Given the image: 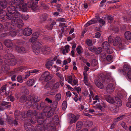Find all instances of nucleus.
Masks as SVG:
<instances>
[{
	"mask_svg": "<svg viewBox=\"0 0 131 131\" xmlns=\"http://www.w3.org/2000/svg\"><path fill=\"white\" fill-rule=\"evenodd\" d=\"M23 4L21 8V9L20 10H22L23 12H25L27 11V4L26 3H24V1L23 2L22 4Z\"/></svg>",
	"mask_w": 131,
	"mask_h": 131,
	"instance_id": "27",
	"label": "nucleus"
},
{
	"mask_svg": "<svg viewBox=\"0 0 131 131\" xmlns=\"http://www.w3.org/2000/svg\"><path fill=\"white\" fill-rule=\"evenodd\" d=\"M88 79H84L83 81L84 84L87 86H89L90 83L88 81Z\"/></svg>",
	"mask_w": 131,
	"mask_h": 131,
	"instance_id": "62",
	"label": "nucleus"
},
{
	"mask_svg": "<svg viewBox=\"0 0 131 131\" xmlns=\"http://www.w3.org/2000/svg\"><path fill=\"white\" fill-rule=\"evenodd\" d=\"M24 0H15V3L17 5L20 4H22Z\"/></svg>",
	"mask_w": 131,
	"mask_h": 131,
	"instance_id": "53",
	"label": "nucleus"
},
{
	"mask_svg": "<svg viewBox=\"0 0 131 131\" xmlns=\"http://www.w3.org/2000/svg\"><path fill=\"white\" fill-rule=\"evenodd\" d=\"M124 69L125 73L127 72V76L128 78L131 80V69L130 67L127 65H125L124 66Z\"/></svg>",
	"mask_w": 131,
	"mask_h": 131,
	"instance_id": "8",
	"label": "nucleus"
},
{
	"mask_svg": "<svg viewBox=\"0 0 131 131\" xmlns=\"http://www.w3.org/2000/svg\"><path fill=\"white\" fill-rule=\"evenodd\" d=\"M116 105L117 106H121L122 105V102L121 100L117 97V99H116L115 102Z\"/></svg>",
	"mask_w": 131,
	"mask_h": 131,
	"instance_id": "38",
	"label": "nucleus"
},
{
	"mask_svg": "<svg viewBox=\"0 0 131 131\" xmlns=\"http://www.w3.org/2000/svg\"><path fill=\"white\" fill-rule=\"evenodd\" d=\"M15 50L17 52L23 54L26 52V50L25 48L21 46H17L15 48Z\"/></svg>",
	"mask_w": 131,
	"mask_h": 131,
	"instance_id": "13",
	"label": "nucleus"
},
{
	"mask_svg": "<svg viewBox=\"0 0 131 131\" xmlns=\"http://www.w3.org/2000/svg\"><path fill=\"white\" fill-rule=\"evenodd\" d=\"M95 82L96 86L99 88L103 89L104 88V81L102 80H99L96 79L95 80Z\"/></svg>",
	"mask_w": 131,
	"mask_h": 131,
	"instance_id": "14",
	"label": "nucleus"
},
{
	"mask_svg": "<svg viewBox=\"0 0 131 131\" xmlns=\"http://www.w3.org/2000/svg\"><path fill=\"white\" fill-rule=\"evenodd\" d=\"M82 123L81 122L79 121L76 124V127L78 130H80L81 129L82 127Z\"/></svg>",
	"mask_w": 131,
	"mask_h": 131,
	"instance_id": "43",
	"label": "nucleus"
},
{
	"mask_svg": "<svg viewBox=\"0 0 131 131\" xmlns=\"http://www.w3.org/2000/svg\"><path fill=\"white\" fill-rule=\"evenodd\" d=\"M76 50L77 53L79 54L82 53L83 52V48L80 46H79L77 47Z\"/></svg>",
	"mask_w": 131,
	"mask_h": 131,
	"instance_id": "35",
	"label": "nucleus"
},
{
	"mask_svg": "<svg viewBox=\"0 0 131 131\" xmlns=\"http://www.w3.org/2000/svg\"><path fill=\"white\" fill-rule=\"evenodd\" d=\"M59 86V83L56 82L54 85H52V88H51V89L53 90H55L58 88Z\"/></svg>",
	"mask_w": 131,
	"mask_h": 131,
	"instance_id": "37",
	"label": "nucleus"
},
{
	"mask_svg": "<svg viewBox=\"0 0 131 131\" xmlns=\"http://www.w3.org/2000/svg\"><path fill=\"white\" fill-rule=\"evenodd\" d=\"M53 77L52 74L47 71L44 72L40 78V79L44 80L45 81H47L50 80Z\"/></svg>",
	"mask_w": 131,
	"mask_h": 131,
	"instance_id": "6",
	"label": "nucleus"
},
{
	"mask_svg": "<svg viewBox=\"0 0 131 131\" xmlns=\"http://www.w3.org/2000/svg\"><path fill=\"white\" fill-rule=\"evenodd\" d=\"M114 86L113 84H109L106 88L107 92L109 94H111L114 91Z\"/></svg>",
	"mask_w": 131,
	"mask_h": 131,
	"instance_id": "12",
	"label": "nucleus"
},
{
	"mask_svg": "<svg viewBox=\"0 0 131 131\" xmlns=\"http://www.w3.org/2000/svg\"><path fill=\"white\" fill-rule=\"evenodd\" d=\"M5 15H6V14L5 11L2 9L0 10V19L3 18Z\"/></svg>",
	"mask_w": 131,
	"mask_h": 131,
	"instance_id": "33",
	"label": "nucleus"
},
{
	"mask_svg": "<svg viewBox=\"0 0 131 131\" xmlns=\"http://www.w3.org/2000/svg\"><path fill=\"white\" fill-rule=\"evenodd\" d=\"M72 85L74 86L75 85H78V80L77 79H74L71 81V83H70Z\"/></svg>",
	"mask_w": 131,
	"mask_h": 131,
	"instance_id": "39",
	"label": "nucleus"
},
{
	"mask_svg": "<svg viewBox=\"0 0 131 131\" xmlns=\"http://www.w3.org/2000/svg\"><path fill=\"white\" fill-rule=\"evenodd\" d=\"M126 105L127 107L131 108V95L129 97L128 102L126 103Z\"/></svg>",
	"mask_w": 131,
	"mask_h": 131,
	"instance_id": "47",
	"label": "nucleus"
},
{
	"mask_svg": "<svg viewBox=\"0 0 131 131\" xmlns=\"http://www.w3.org/2000/svg\"><path fill=\"white\" fill-rule=\"evenodd\" d=\"M5 59L4 62L6 64L3 66L2 70L4 71H8L9 70V66H14L16 63V59H14V56L11 54H7L4 57Z\"/></svg>",
	"mask_w": 131,
	"mask_h": 131,
	"instance_id": "2",
	"label": "nucleus"
},
{
	"mask_svg": "<svg viewBox=\"0 0 131 131\" xmlns=\"http://www.w3.org/2000/svg\"><path fill=\"white\" fill-rule=\"evenodd\" d=\"M110 46L109 43L107 41H105L103 42L102 45V47L103 49H107V52L109 53H111L113 52V51H110V49H108V48L110 47Z\"/></svg>",
	"mask_w": 131,
	"mask_h": 131,
	"instance_id": "10",
	"label": "nucleus"
},
{
	"mask_svg": "<svg viewBox=\"0 0 131 131\" xmlns=\"http://www.w3.org/2000/svg\"><path fill=\"white\" fill-rule=\"evenodd\" d=\"M74 75H72V76L69 75H65L64 77L65 80L67 81L68 83L70 84L71 83V81L73 80V79L74 77Z\"/></svg>",
	"mask_w": 131,
	"mask_h": 131,
	"instance_id": "22",
	"label": "nucleus"
},
{
	"mask_svg": "<svg viewBox=\"0 0 131 131\" xmlns=\"http://www.w3.org/2000/svg\"><path fill=\"white\" fill-rule=\"evenodd\" d=\"M39 36V34L38 32L34 33L32 35V37L29 40V42L32 43L37 40Z\"/></svg>",
	"mask_w": 131,
	"mask_h": 131,
	"instance_id": "18",
	"label": "nucleus"
},
{
	"mask_svg": "<svg viewBox=\"0 0 131 131\" xmlns=\"http://www.w3.org/2000/svg\"><path fill=\"white\" fill-rule=\"evenodd\" d=\"M118 44H119V46L120 48H121L123 44L121 42V38L118 36L115 39V42L113 43V45L116 46Z\"/></svg>",
	"mask_w": 131,
	"mask_h": 131,
	"instance_id": "15",
	"label": "nucleus"
},
{
	"mask_svg": "<svg viewBox=\"0 0 131 131\" xmlns=\"http://www.w3.org/2000/svg\"><path fill=\"white\" fill-rule=\"evenodd\" d=\"M79 116L76 115L75 116L73 114H71L69 117L70 122L71 123H75L79 119Z\"/></svg>",
	"mask_w": 131,
	"mask_h": 131,
	"instance_id": "9",
	"label": "nucleus"
},
{
	"mask_svg": "<svg viewBox=\"0 0 131 131\" xmlns=\"http://www.w3.org/2000/svg\"><path fill=\"white\" fill-rule=\"evenodd\" d=\"M108 22L111 23L113 21V17L110 16H108L107 18Z\"/></svg>",
	"mask_w": 131,
	"mask_h": 131,
	"instance_id": "49",
	"label": "nucleus"
},
{
	"mask_svg": "<svg viewBox=\"0 0 131 131\" xmlns=\"http://www.w3.org/2000/svg\"><path fill=\"white\" fill-rule=\"evenodd\" d=\"M97 20L100 23L103 25H104L105 23V22L103 19L99 18L97 19Z\"/></svg>",
	"mask_w": 131,
	"mask_h": 131,
	"instance_id": "57",
	"label": "nucleus"
},
{
	"mask_svg": "<svg viewBox=\"0 0 131 131\" xmlns=\"http://www.w3.org/2000/svg\"><path fill=\"white\" fill-rule=\"evenodd\" d=\"M126 38L128 40H131V33L129 31H127L125 33Z\"/></svg>",
	"mask_w": 131,
	"mask_h": 131,
	"instance_id": "30",
	"label": "nucleus"
},
{
	"mask_svg": "<svg viewBox=\"0 0 131 131\" xmlns=\"http://www.w3.org/2000/svg\"><path fill=\"white\" fill-rule=\"evenodd\" d=\"M107 60L108 62L112 61V57L111 55H108L106 57Z\"/></svg>",
	"mask_w": 131,
	"mask_h": 131,
	"instance_id": "51",
	"label": "nucleus"
},
{
	"mask_svg": "<svg viewBox=\"0 0 131 131\" xmlns=\"http://www.w3.org/2000/svg\"><path fill=\"white\" fill-rule=\"evenodd\" d=\"M21 15L20 14V16L17 18H14V17L12 19L9 20H11V24L13 26H16L18 27H22L24 25L23 21L20 20L21 18Z\"/></svg>",
	"mask_w": 131,
	"mask_h": 131,
	"instance_id": "5",
	"label": "nucleus"
},
{
	"mask_svg": "<svg viewBox=\"0 0 131 131\" xmlns=\"http://www.w3.org/2000/svg\"><path fill=\"white\" fill-rule=\"evenodd\" d=\"M120 125L124 129L127 130H128V128L125 123L122 122L120 123Z\"/></svg>",
	"mask_w": 131,
	"mask_h": 131,
	"instance_id": "45",
	"label": "nucleus"
},
{
	"mask_svg": "<svg viewBox=\"0 0 131 131\" xmlns=\"http://www.w3.org/2000/svg\"><path fill=\"white\" fill-rule=\"evenodd\" d=\"M93 123L92 121H85V125L87 128L89 127L92 126Z\"/></svg>",
	"mask_w": 131,
	"mask_h": 131,
	"instance_id": "36",
	"label": "nucleus"
},
{
	"mask_svg": "<svg viewBox=\"0 0 131 131\" xmlns=\"http://www.w3.org/2000/svg\"><path fill=\"white\" fill-rule=\"evenodd\" d=\"M51 50L50 48L47 46L43 47L41 49L42 52L44 55L49 54Z\"/></svg>",
	"mask_w": 131,
	"mask_h": 131,
	"instance_id": "19",
	"label": "nucleus"
},
{
	"mask_svg": "<svg viewBox=\"0 0 131 131\" xmlns=\"http://www.w3.org/2000/svg\"><path fill=\"white\" fill-rule=\"evenodd\" d=\"M27 98L25 95L22 96L20 97L19 102L21 103H24L27 101Z\"/></svg>",
	"mask_w": 131,
	"mask_h": 131,
	"instance_id": "28",
	"label": "nucleus"
},
{
	"mask_svg": "<svg viewBox=\"0 0 131 131\" xmlns=\"http://www.w3.org/2000/svg\"><path fill=\"white\" fill-rule=\"evenodd\" d=\"M32 32V30L31 28L28 27L25 28L23 31V34L26 36H30Z\"/></svg>",
	"mask_w": 131,
	"mask_h": 131,
	"instance_id": "17",
	"label": "nucleus"
},
{
	"mask_svg": "<svg viewBox=\"0 0 131 131\" xmlns=\"http://www.w3.org/2000/svg\"><path fill=\"white\" fill-rule=\"evenodd\" d=\"M91 64L92 66H95L97 64V62L96 60L93 59L92 61Z\"/></svg>",
	"mask_w": 131,
	"mask_h": 131,
	"instance_id": "50",
	"label": "nucleus"
},
{
	"mask_svg": "<svg viewBox=\"0 0 131 131\" xmlns=\"http://www.w3.org/2000/svg\"><path fill=\"white\" fill-rule=\"evenodd\" d=\"M15 0H12L9 3L10 6L7 8V10L8 13L6 14V17L8 19H12L13 18H17L20 16V14L18 12L21 9V5L22 4H16Z\"/></svg>",
	"mask_w": 131,
	"mask_h": 131,
	"instance_id": "1",
	"label": "nucleus"
},
{
	"mask_svg": "<svg viewBox=\"0 0 131 131\" xmlns=\"http://www.w3.org/2000/svg\"><path fill=\"white\" fill-rule=\"evenodd\" d=\"M41 45V43L38 42H36L32 45L33 51L36 54H38L40 53Z\"/></svg>",
	"mask_w": 131,
	"mask_h": 131,
	"instance_id": "7",
	"label": "nucleus"
},
{
	"mask_svg": "<svg viewBox=\"0 0 131 131\" xmlns=\"http://www.w3.org/2000/svg\"><path fill=\"white\" fill-rule=\"evenodd\" d=\"M7 87V85H5L3 86L0 90V92L1 93L5 92L6 91V88Z\"/></svg>",
	"mask_w": 131,
	"mask_h": 131,
	"instance_id": "41",
	"label": "nucleus"
},
{
	"mask_svg": "<svg viewBox=\"0 0 131 131\" xmlns=\"http://www.w3.org/2000/svg\"><path fill=\"white\" fill-rule=\"evenodd\" d=\"M5 46L8 48H10L13 46V43L9 39H6L4 42Z\"/></svg>",
	"mask_w": 131,
	"mask_h": 131,
	"instance_id": "23",
	"label": "nucleus"
},
{
	"mask_svg": "<svg viewBox=\"0 0 131 131\" xmlns=\"http://www.w3.org/2000/svg\"><path fill=\"white\" fill-rule=\"evenodd\" d=\"M57 59V57L55 56L53 58V60L48 61L46 64V68L48 69H49L51 67L53 64H54V61H56Z\"/></svg>",
	"mask_w": 131,
	"mask_h": 131,
	"instance_id": "16",
	"label": "nucleus"
},
{
	"mask_svg": "<svg viewBox=\"0 0 131 131\" xmlns=\"http://www.w3.org/2000/svg\"><path fill=\"white\" fill-rule=\"evenodd\" d=\"M85 43L88 46H91L93 45L92 41L89 39L86 40Z\"/></svg>",
	"mask_w": 131,
	"mask_h": 131,
	"instance_id": "44",
	"label": "nucleus"
},
{
	"mask_svg": "<svg viewBox=\"0 0 131 131\" xmlns=\"http://www.w3.org/2000/svg\"><path fill=\"white\" fill-rule=\"evenodd\" d=\"M30 124L29 123H25L24 125L25 129L27 131H36L34 129H31L30 127Z\"/></svg>",
	"mask_w": 131,
	"mask_h": 131,
	"instance_id": "26",
	"label": "nucleus"
},
{
	"mask_svg": "<svg viewBox=\"0 0 131 131\" xmlns=\"http://www.w3.org/2000/svg\"><path fill=\"white\" fill-rule=\"evenodd\" d=\"M35 112H34L33 113H32V111L31 110H29L26 113V116L27 117H29L31 115L32 116H33L34 115L36 114V111L35 112V113H34Z\"/></svg>",
	"mask_w": 131,
	"mask_h": 131,
	"instance_id": "42",
	"label": "nucleus"
},
{
	"mask_svg": "<svg viewBox=\"0 0 131 131\" xmlns=\"http://www.w3.org/2000/svg\"><path fill=\"white\" fill-rule=\"evenodd\" d=\"M108 42L110 43H112L113 45V43L115 42L114 38L112 37H109L108 38Z\"/></svg>",
	"mask_w": 131,
	"mask_h": 131,
	"instance_id": "48",
	"label": "nucleus"
},
{
	"mask_svg": "<svg viewBox=\"0 0 131 131\" xmlns=\"http://www.w3.org/2000/svg\"><path fill=\"white\" fill-rule=\"evenodd\" d=\"M97 23V20L95 18L92 19L88 21L85 25V27H87L90 25L93 24H94Z\"/></svg>",
	"mask_w": 131,
	"mask_h": 131,
	"instance_id": "24",
	"label": "nucleus"
},
{
	"mask_svg": "<svg viewBox=\"0 0 131 131\" xmlns=\"http://www.w3.org/2000/svg\"><path fill=\"white\" fill-rule=\"evenodd\" d=\"M52 84L51 82L47 83L45 85V89L49 90V89L52 88Z\"/></svg>",
	"mask_w": 131,
	"mask_h": 131,
	"instance_id": "40",
	"label": "nucleus"
},
{
	"mask_svg": "<svg viewBox=\"0 0 131 131\" xmlns=\"http://www.w3.org/2000/svg\"><path fill=\"white\" fill-rule=\"evenodd\" d=\"M111 111L114 113H116L118 111V110L116 107H114L111 109Z\"/></svg>",
	"mask_w": 131,
	"mask_h": 131,
	"instance_id": "61",
	"label": "nucleus"
},
{
	"mask_svg": "<svg viewBox=\"0 0 131 131\" xmlns=\"http://www.w3.org/2000/svg\"><path fill=\"white\" fill-rule=\"evenodd\" d=\"M61 97V95L60 94L58 93L56 95V99L57 101H59Z\"/></svg>",
	"mask_w": 131,
	"mask_h": 131,
	"instance_id": "55",
	"label": "nucleus"
},
{
	"mask_svg": "<svg viewBox=\"0 0 131 131\" xmlns=\"http://www.w3.org/2000/svg\"><path fill=\"white\" fill-rule=\"evenodd\" d=\"M0 5L2 8H5L7 6V3L6 1L0 2Z\"/></svg>",
	"mask_w": 131,
	"mask_h": 131,
	"instance_id": "31",
	"label": "nucleus"
},
{
	"mask_svg": "<svg viewBox=\"0 0 131 131\" xmlns=\"http://www.w3.org/2000/svg\"><path fill=\"white\" fill-rule=\"evenodd\" d=\"M53 124L51 125L49 124H38L36 127V129L38 131H42L45 130V131H54L55 129L53 127Z\"/></svg>",
	"mask_w": 131,
	"mask_h": 131,
	"instance_id": "4",
	"label": "nucleus"
},
{
	"mask_svg": "<svg viewBox=\"0 0 131 131\" xmlns=\"http://www.w3.org/2000/svg\"><path fill=\"white\" fill-rule=\"evenodd\" d=\"M8 105L5 106V107L6 108L10 107V105H9V102L5 101L2 102V103L0 104V111L3 110L5 108L4 107V106Z\"/></svg>",
	"mask_w": 131,
	"mask_h": 131,
	"instance_id": "20",
	"label": "nucleus"
},
{
	"mask_svg": "<svg viewBox=\"0 0 131 131\" xmlns=\"http://www.w3.org/2000/svg\"><path fill=\"white\" fill-rule=\"evenodd\" d=\"M62 50V52L64 55L66 54V53H68L70 51V46L68 45H66L65 46L64 48H62L60 49Z\"/></svg>",
	"mask_w": 131,
	"mask_h": 131,
	"instance_id": "21",
	"label": "nucleus"
},
{
	"mask_svg": "<svg viewBox=\"0 0 131 131\" xmlns=\"http://www.w3.org/2000/svg\"><path fill=\"white\" fill-rule=\"evenodd\" d=\"M35 82L34 80L33 79H31L27 81V84L29 86H32L34 84Z\"/></svg>",
	"mask_w": 131,
	"mask_h": 131,
	"instance_id": "29",
	"label": "nucleus"
},
{
	"mask_svg": "<svg viewBox=\"0 0 131 131\" xmlns=\"http://www.w3.org/2000/svg\"><path fill=\"white\" fill-rule=\"evenodd\" d=\"M22 89H24L25 90L24 93L25 94H27L29 93V91L28 90L26 89V87L25 86H23L21 88Z\"/></svg>",
	"mask_w": 131,
	"mask_h": 131,
	"instance_id": "63",
	"label": "nucleus"
},
{
	"mask_svg": "<svg viewBox=\"0 0 131 131\" xmlns=\"http://www.w3.org/2000/svg\"><path fill=\"white\" fill-rule=\"evenodd\" d=\"M95 46H94L92 47H89L88 48V49L91 52H94L95 49Z\"/></svg>",
	"mask_w": 131,
	"mask_h": 131,
	"instance_id": "58",
	"label": "nucleus"
},
{
	"mask_svg": "<svg viewBox=\"0 0 131 131\" xmlns=\"http://www.w3.org/2000/svg\"><path fill=\"white\" fill-rule=\"evenodd\" d=\"M37 114L36 113L32 116V117L30 119V121L32 123L34 124L36 123V118H37V116H36Z\"/></svg>",
	"mask_w": 131,
	"mask_h": 131,
	"instance_id": "32",
	"label": "nucleus"
},
{
	"mask_svg": "<svg viewBox=\"0 0 131 131\" xmlns=\"http://www.w3.org/2000/svg\"><path fill=\"white\" fill-rule=\"evenodd\" d=\"M17 80L19 82L22 83L23 81V79H22V77L21 75H18L17 77Z\"/></svg>",
	"mask_w": 131,
	"mask_h": 131,
	"instance_id": "54",
	"label": "nucleus"
},
{
	"mask_svg": "<svg viewBox=\"0 0 131 131\" xmlns=\"http://www.w3.org/2000/svg\"><path fill=\"white\" fill-rule=\"evenodd\" d=\"M102 51V48L101 47H99L97 48H96L94 52L96 54H98L100 53Z\"/></svg>",
	"mask_w": 131,
	"mask_h": 131,
	"instance_id": "46",
	"label": "nucleus"
},
{
	"mask_svg": "<svg viewBox=\"0 0 131 131\" xmlns=\"http://www.w3.org/2000/svg\"><path fill=\"white\" fill-rule=\"evenodd\" d=\"M29 18V16L27 15H21V18H22L24 20H27Z\"/></svg>",
	"mask_w": 131,
	"mask_h": 131,
	"instance_id": "59",
	"label": "nucleus"
},
{
	"mask_svg": "<svg viewBox=\"0 0 131 131\" xmlns=\"http://www.w3.org/2000/svg\"><path fill=\"white\" fill-rule=\"evenodd\" d=\"M9 35L10 36H14L16 35V33L15 31L12 30L9 31Z\"/></svg>",
	"mask_w": 131,
	"mask_h": 131,
	"instance_id": "56",
	"label": "nucleus"
},
{
	"mask_svg": "<svg viewBox=\"0 0 131 131\" xmlns=\"http://www.w3.org/2000/svg\"><path fill=\"white\" fill-rule=\"evenodd\" d=\"M47 15L46 14H43L41 15L40 17L41 20H40L41 22L46 20L47 18Z\"/></svg>",
	"mask_w": 131,
	"mask_h": 131,
	"instance_id": "34",
	"label": "nucleus"
},
{
	"mask_svg": "<svg viewBox=\"0 0 131 131\" xmlns=\"http://www.w3.org/2000/svg\"><path fill=\"white\" fill-rule=\"evenodd\" d=\"M54 113V112L52 110H51L48 112L47 114V115L49 116V117L47 118L46 119L44 120V119L43 117L42 114L41 113H38L37 114V122L38 124H50L52 125L53 124L51 122L52 121L53 119L51 117V116Z\"/></svg>",
	"mask_w": 131,
	"mask_h": 131,
	"instance_id": "3",
	"label": "nucleus"
},
{
	"mask_svg": "<svg viewBox=\"0 0 131 131\" xmlns=\"http://www.w3.org/2000/svg\"><path fill=\"white\" fill-rule=\"evenodd\" d=\"M67 107V103L66 101L63 102L62 104V107L63 110H65Z\"/></svg>",
	"mask_w": 131,
	"mask_h": 131,
	"instance_id": "52",
	"label": "nucleus"
},
{
	"mask_svg": "<svg viewBox=\"0 0 131 131\" xmlns=\"http://www.w3.org/2000/svg\"><path fill=\"white\" fill-rule=\"evenodd\" d=\"M39 101V99L38 97L37 96H35L33 98V102L35 103Z\"/></svg>",
	"mask_w": 131,
	"mask_h": 131,
	"instance_id": "60",
	"label": "nucleus"
},
{
	"mask_svg": "<svg viewBox=\"0 0 131 131\" xmlns=\"http://www.w3.org/2000/svg\"><path fill=\"white\" fill-rule=\"evenodd\" d=\"M28 7L29 8H31V9L35 10L36 9L35 5L34 3V1L32 0H30L28 3Z\"/></svg>",
	"mask_w": 131,
	"mask_h": 131,
	"instance_id": "25",
	"label": "nucleus"
},
{
	"mask_svg": "<svg viewBox=\"0 0 131 131\" xmlns=\"http://www.w3.org/2000/svg\"><path fill=\"white\" fill-rule=\"evenodd\" d=\"M58 91L57 90H56L55 91H51L50 92H49L48 93V95H54Z\"/></svg>",
	"mask_w": 131,
	"mask_h": 131,
	"instance_id": "64",
	"label": "nucleus"
},
{
	"mask_svg": "<svg viewBox=\"0 0 131 131\" xmlns=\"http://www.w3.org/2000/svg\"><path fill=\"white\" fill-rule=\"evenodd\" d=\"M106 100L110 103L113 104L115 102L116 99H117V97H112L110 95H107L105 97Z\"/></svg>",
	"mask_w": 131,
	"mask_h": 131,
	"instance_id": "11",
	"label": "nucleus"
}]
</instances>
